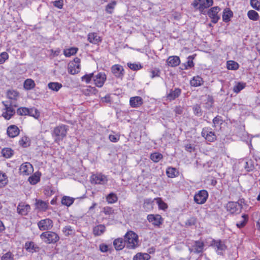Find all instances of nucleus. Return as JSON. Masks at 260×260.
<instances>
[{
  "label": "nucleus",
  "mask_w": 260,
  "mask_h": 260,
  "mask_svg": "<svg viewBox=\"0 0 260 260\" xmlns=\"http://www.w3.org/2000/svg\"><path fill=\"white\" fill-rule=\"evenodd\" d=\"M53 223L51 219L46 218L42 219L38 223V226L41 231H47L52 229Z\"/></svg>",
  "instance_id": "nucleus-8"
},
{
  "label": "nucleus",
  "mask_w": 260,
  "mask_h": 260,
  "mask_svg": "<svg viewBox=\"0 0 260 260\" xmlns=\"http://www.w3.org/2000/svg\"><path fill=\"white\" fill-rule=\"evenodd\" d=\"M193 57L191 56H189L188 57V60L186 62V64H184V69L186 70L188 68H192L194 66V63L192 61Z\"/></svg>",
  "instance_id": "nucleus-56"
},
{
  "label": "nucleus",
  "mask_w": 260,
  "mask_h": 260,
  "mask_svg": "<svg viewBox=\"0 0 260 260\" xmlns=\"http://www.w3.org/2000/svg\"><path fill=\"white\" fill-rule=\"evenodd\" d=\"M126 246L129 249H135L138 246V236L132 231H128L124 236Z\"/></svg>",
  "instance_id": "nucleus-1"
},
{
  "label": "nucleus",
  "mask_w": 260,
  "mask_h": 260,
  "mask_svg": "<svg viewBox=\"0 0 260 260\" xmlns=\"http://www.w3.org/2000/svg\"><path fill=\"white\" fill-rule=\"evenodd\" d=\"M9 55L7 52H3L0 54V64H2L8 59Z\"/></svg>",
  "instance_id": "nucleus-58"
},
{
  "label": "nucleus",
  "mask_w": 260,
  "mask_h": 260,
  "mask_svg": "<svg viewBox=\"0 0 260 260\" xmlns=\"http://www.w3.org/2000/svg\"><path fill=\"white\" fill-rule=\"evenodd\" d=\"M29 113H28V115L34 117L35 118H37L39 116L40 113L38 110L34 108L28 109Z\"/></svg>",
  "instance_id": "nucleus-50"
},
{
  "label": "nucleus",
  "mask_w": 260,
  "mask_h": 260,
  "mask_svg": "<svg viewBox=\"0 0 260 260\" xmlns=\"http://www.w3.org/2000/svg\"><path fill=\"white\" fill-rule=\"evenodd\" d=\"M250 5L253 8L260 11V0H250Z\"/></svg>",
  "instance_id": "nucleus-52"
},
{
  "label": "nucleus",
  "mask_w": 260,
  "mask_h": 260,
  "mask_svg": "<svg viewBox=\"0 0 260 260\" xmlns=\"http://www.w3.org/2000/svg\"><path fill=\"white\" fill-rule=\"evenodd\" d=\"M127 66L131 69L134 71H137L141 69L142 67L140 64L139 63H127Z\"/></svg>",
  "instance_id": "nucleus-54"
},
{
  "label": "nucleus",
  "mask_w": 260,
  "mask_h": 260,
  "mask_svg": "<svg viewBox=\"0 0 260 260\" xmlns=\"http://www.w3.org/2000/svg\"><path fill=\"white\" fill-rule=\"evenodd\" d=\"M213 0H194L192 5L195 8L203 13L206 9L213 5Z\"/></svg>",
  "instance_id": "nucleus-4"
},
{
  "label": "nucleus",
  "mask_w": 260,
  "mask_h": 260,
  "mask_svg": "<svg viewBox=\"0 0 260 260\" xmlns=\"http://www.w3.org/2000/svg\"><path fill=\"white\" fill-rule=\"evenodd\" d=\"M30 207L28 204L24 205L23 203H20L17 207V212L19 214L22 215H26L30 211Z\"/></svg>",
  "instance_id": "nucleus-16"
},
{
  "label": "nucleus",
  "mask_w": 260,
  "mask_h": 260,
  "mask_svg": "<svg viewBox=\"0 0 260 260\" xmlns=\"http://www.w3.org/2000/svg\"><path fill=\"white\" fill-rule=\"evenodd\" d=\"M211 246L216 250L218 254H221L222 251L226 248L224 242L221 240H212Z\"/></svg>",
  "instance_id": "nucleus-5"
},
{
  "label": "nucleus",
  "mask_w": 260,
  "mask_h": 260,
  "mask_svg": "<svg viewBox=\"0 0 260 260\" xmlns=\"http://www.w3.org/2000/svg\"><path fill=\"white\" fill-rule=\"evenodd\" d=\"M150 258L149 254L146 253H138L133 257V260H149Z\"/></svg>",
  "instance_id": "nucleus-30"
},
{
  "label": "nucleus",
  "mask_w": 260,
  "mask_h": 260,
  "mask_svg": "<svg viewBox=\"0 0 260 260\" xmlns=\"http://www.w3.org/2000/svg\"><path fill=\"white\" fill-rule=\"evenodd\" d=\"M40 180V175L35 173L28 178V181L31 184L35 185L37 184Z\"/></svg>",
  "instance_id": "nucleus-36"
},
{
  "label": "nucleus",
  "mask_w": 260,
  "mask_h": 260,
  "mask_svg": "<svg viewBox=\"0 0 260 260\" xmlns=\"http://www.w3.org/2000/svg\"><path fill=\"white\" fill-rule=\"evenodd\" d=\"M233 12L229 10H224L222 15V19L224 22H228L230 17L232 16Z\"/></svg>",
  "instance_id": "nucleus-43"
},
{
  "label": "nucleus",
  "mask_w": 260,
  "mask_h": 260,
  "mask_svg": "<svg viewBox=\"0 0 260 260\" xmlns=\"http://www.w3.org/2000/svg\"><path fill=\"white\" fill-rule=\"evenodd\" d=\"M88 40L90 43L96 44L101 42V38L95 32L89 33L88 35Z\"/></svg>",
  "instance_id": "nucleus-24"
},
{
  "label": "nucleus",
  "mask_w": 260,
  "mask_h": 260,
  "mask_svg": "<svg viewBox=\"0 0 260 260\" xmlns=\"http://www.w3.org/2000/svg\"><path fill=\"white\" fill-rule=\"evenodd\" d=\"M239 68V64L236 62L230 60L227 61V68L229 70H236Z\"/></svg>",
  "instance_id": "nucleus-42"
},
{
  "label": "nucleus",
  "mask_w": 260,
  "mask_h": 260,
  "mask_svg": "<svg viewBox=\"0 0 260 260\" xmlns=\"http://www.w3.org/2000/svg\"><path fill=\"white\" fill-rule=\"evenodd\" d=\"M111 71L114 75L119 78H122L124 75V69L119 64H114L111 68Z\"/></svg>",
  "instance_id": "nucleus-14"
},
{
  "label": "nucleus",
  "mask_w": 260,
  "mask_h": 260,
  "mask_svg": "<svg viewBox=\"0 0 260 260\" xmlns=\"http://www.w3.org/2000/svg\"><path fill=\"white\" fill-rule=\"evenodd\" d=\"M78 51V48L72 47L68 49H66L63 51V54L66 57H70L71 55L75 54Z\"/></svg>",
  "instance_id": "nucleus-37"
},
{
  "label": "nucleus",
  "mask_w": 260,
  "mask_h": 260,
  "mask_svg": "<svg viewBox=\"0 0 260 260\" xmlns=\"http://www.w3.org/2000/svg\"><path fill=\"white\" fill-rule=\"evenodd\" d=\"M116 5V2L114 1L109 3L106 7V11L107 13L111 14L112 13V10L114 8Z\"/></svg>",
  "instance_id": "nucleus-49"
},
{
  "label": "nucleus",
  "mask_w": 260,
  "mask_h": 260,
  "mask_svg": "<svg viewBox=\"0 0 260 260\" xmlns=\"http://www.w3.org/2000/svg\"><path fill=\"white\" fill-rule=\"evenodd\" d=\"M248 18L252 20L256 21L259 19L258 13L254 10H250L247 13Z\"/></svg>",
  "instance_id": "nucleus-34"
},
{
  "label": "nucleus",
  "mask_w": 260,
  "mask_h": 260,
  "mask_svg": "<svg viewBox=\"0 0 260 260\" xmlns=\"http://www.w3.org/2000/svg\"><path fill=\"white\" fill-rule=\"evenodd\" d=\"M180 93L181 90L178 88H176L174 90H171L167 95V99L170 101L174 100L178 97Z\"/></svg>",
  "instance_id": "nucleus-25"
},
{
  "label": "nucleus",
  "mask_w": 260,
  "mask_h": 260,
  "mask_svg": "<svg viewBox=\"0 0 260 260\" xmlns=\"http://www.w3.org/2000/svg\"><path fill=\"white\" fill-rule=\"evenodd\" d=\"M20 131L18 127L15 125H11L7 128V134L9 137L14 138L19 134Z\"/></svg>",
  "instance_id": "nucleus-15"
},
{
  "label": "nucleus",
  "mask_w": 260,
  "mask_h": 260,
  "mask_svg": "<svg viewBox=\"0 0 260 260\" xmlns=\"http://www.w3.org/2000/svg\"><path fill=\"white\" fill-rule=\"evenodd\" d=\"M94 75L93 73H91L89 74H86L84 76H83L82 77V80H85L86 83H89L91 81V79L93 78L94 79Z\"/></svg>",
  "instance_id": "nucleus-57"
},
{
  "label": "nucleus",
  "mask_w": 260,
  "mask_h": 260,
  "mask_svg": "<svg viewBox=\"0 0 260 260\" xmlns=\"http://www.w3.org/2000/svg\"><path fill=\"white\" fill-rule=\"evenodd\" d=\"M62 232L65 236H68L72 234L73 229H72L71 226L67 225L63 228Z\"/></svg>",
  "instance_id": "nucleus-51"
},
{
  "label": "nucleus",
  "mask_w": 260,
  "mask_h": 260,
  "mask_svg": "<svg viewBox=\"0 0 260 260\" xmlns=\"http://www.w3.org/2000/svg\"><path fill=\"white\" fill-rule=\"evenodd\" d=\"M80 64H74L71 63L68 66V72L72 75H75L80 72Z\"/></svg>",
  "instance_id": "nucleus-26"
},
{
  "label": "nucleus",
  "mask_w": 260,
  "mask_h": 260,
  "mask_svg": "<svg viewBox=\"0 0 260 260\" xmlns=\"http://www.w3.org/2000/svg\"><path fill=\"white\" fill-rule=\"evenodd\" d=\"M196 222V219L193 217H191L186 221V225L188 226L193 225L195 224Z\"/></svg>",
  "instance_id": "nucleus-61"
},
{
  "label": "nucleus",
  "mask_w": 260,
  "mask_h": 260,
  "mask_svg": "<svg viewBox=\"0 0 260 260\" xmlns=\"http://www.w3.org/2000/svg\"><path fill=\"white\" fill-rule=\"evenodd\" d=\"M106 228L103 224H99L93 229V233L94 236H98L103 234L105 231Z\"/></svg>",
  "instance_id": "nucleus-27"
},
{
  "label": "nucleus",
  "mask_w": 260,
  "mask_h": 260,
  "mask_svg": "<svg viewBox=\"0 0 260 260\" xmlns=\"http://www.w3.org/2000/svg\"><path fill=\"white\" fill-rule=\"evenodd\" d=\"M28 138L27 137H22L19 141V144L23 147H26L27 146L26 142L27 141Z\"/></svg>",
  "instance_id": "nucleus-64"
},
{
  "label": "nucleus",
  "mask_w": 260,
  "mask_h": 260,
  "mask_svg": "<svg viewBox=\"0 0 260 260\" xmlns=\"http://www.w3.org/2000/svg\"><path fill=\"white\" fill-rule=\"evenodd\" d=\"M167 62L168 66L172 67H175L178 66L180 63V60L177 56H170L167 60Z\"/></svg>",
  "instance_id": "nucleus-19"
},
{
  "label": "nucleus",
  "mask_w": 260,
  "mask_h": 260,
  "mask_svg": "<svg viewBox=\"0 0 260 260\" xmlns=\"http://www.w3.org/2000/svg\"><path fill=\"white\" fill-rule=\"evenodd\" d=\"M129 103L132 107H138L143 104V100L140 96L133 97L130 99Z\"/></svg>",
  "instance_id": "nucleus-22"
},
{
  "label": "nucleus",
  "mask_w": 260,
  "mask_h": 260,
  "mask_svg": "<svg viewBox=\"0 0 260 260\" xmlns=\"http://www.w3.org/2000/svg\"><path fill=\"white\" fill-rule=\"evenodd\" d=\"M40 238L47 244H54L59 240V237L56 233L50 231L42 233Z\"/></svg>",
  "instance_id": "nucleus-2"
},
{
  "label": "nucleus",
  "mask_w": 260,
  "mask_h": 260,
  "mask_svg": "<svg viewBox=\"0 0 260 260\" xmlns=\"http://www.w3.org/2000/svg\"><path fill=\"white\" fill-rule=\"evenodd\" d=\"M17 113L19 115H28L29 113L28 108L26 107H21L17 109Z\"/></svg>",
  "instance_id": "nucleus-48"
},
{
  "label": "nucleus",
  "mask_w": 260,
  "mask_h": 260,
  "mask_svg": "<svg viewBox=\"0 0 260 260\" xmlns=\"http://www.w3.org/2000/svg\"><path fill=\"white\" fill-rule=\"evenodd\" d=\"M245 87V84L243 83L238 82L233 88V91L235 93L239 92Z\"/></svg>",
  "instance_id": "nucleus-46"
},
{
  "label": "nucleus",
  "mask_w": 260,
  "mask_h": 260,
  "mask_svg": "<svg viewBox=\"0 0 260 260\" xmlns=\"http://www.w3.org/2000/svg\"><path fill=\"white\" fill-rule=\"evenodd\" d=\"M8 182L7 176L0 172V187H4Z\"/></svg>",
  "instance_id": "nucleus-45"
},
{
  "label": "nucleus",
  "mask_w": 260,
  "mask_h": 260,
  "mask_svg": "<svg viewBox=\"0 0 260 260\" xmlns=\"http://www.w3.org/2000/svg\"><path fill=\"white\" fill-rule=\"evenodd\" d=\"M150 158L153 161L157 162L162 158V155L159 153L155 152L151 154Z\"/></svg>",
  "instance_id": "nucleus-41"
},
{
  "label": "nucleus",
  "mask_w": 260,
  "mask_h": 260,
  "mask_svg": "<svg viewBox=\"0 0 260 260\" xmlns=\"http://www.w3.org/2000/svg\"><path fill=\"white\" fill-rule=\"evenodd\" d=\"M242 205L234 202H229L226 205L227 210L232 214H238L241 212Z\"/></svg>",
  "instance_id": "nucleus-7"
},
{
  "label": "nucleus",
  "mask_w": 260,
  "mask_h": 260,
  "mask_svg": "<svg viewBox=\"0 0 260 260\" xmlns=\"http://www.w3.org/2000/svg\"><path fill=\"white\" fill-rule=\"evenodd\" d=\"M106 80V75L104 73H99L94 77V84L98 87H102Z\"/></svg>",
  "instance_id": "nucleus-11"
},
{
  "label": "nucleus",
  "mask_w": 260,
  "mask_h": 260,
  "mask_svg": "<svg viewBox=\"0 0 260 260\" xmlns=\"http://www.w3.org/2000/svg\"><path fill=\"white\" fill-rule=\"evenodd\" d=\"M222 121L221 118L219 116H217L213 119V123L214 126L215 127L216 125L219 124V123Z\"/></svg>",
  "instance_id": "nucleus-62"
},
{
  "label": "nucleus",
  "mask_w": 260,
  "mask_h": 260,
  "mask_svg": "<svg viewBox=\"0 0 260 260\" xmlns=\"http://www.w3.org/2000/svg\"><path fill=\"white\" fill-rule=\"evenodd\" d=\"M48 88L53 91H57L62 87V85L58 82H50L48 84Z\"/></svg>",
  "instance_id": "nucleus-33"
},
{
  "label": "nucleus",
  "mask_w": 260,
  "mask_h": 260,
  "mask_svg": "<svg viewBox=\"0 0 260 260\" xmlns=\"http://www.w3.org/2000/svg\"><path fill=\"white\" fill-rule=\"evenodd\" d=\"M13 106L15 107L17 106L16 105H13L12 103H11L9 107H6V111L3 114V115L5 118V119L9 120L14 114L15 110L13 108Z\"/></svg>",
  "instance_id": "nucleus-18"
},
{
  "label": "nucleus",
  "mask_w": 260,
  "mask_h": 260,
  "mask_svg": "<svg viewBox=\"0 0 260 260\" xmlns=\"http://www.w3.org/2000/svg\"><path fill=\"white\" fill-rule=\"evenodd\" d=\"M100 250L102 252H106L108 250V246L104 243L100 245Z\"/></svg>",
  "instance_id": "nucleus-63"
},
{
  "label": "nucleus",
  "mask_w": 260,
  "mask_h": 260,
  "mask_svg": "<svg viewBox=\"0 0 260 260\" xmlns=\"http://www.w3.org/2000/svg\"><path fill=\"white\" fill-rule=\"evenodd\" d=\"M208 197V192L205 190H201L194 195V201L198 204H203L206 202Z\"/></svg>",
  "instance_id": "nucleus-6"
},
{
  "label": "nucleus",
  "mask_w": 260,
  "mask_h": 260,
  "mask_svg": "<svg viewBox=\"0 0 260 260\" xmlns=\"http://www.w3.org/2000/svg\"><path fill=\"white\" fill-rule=\"evenodd\" d=\"M118 198L117 195L113 192L110 193L106 197V200L109 204H113L117 202Z\"/></svg>",
  "instance_id": "nucleus-32"
},
{
  "label": "nucleus",
  "mask_w": 260,
  "mask_h": 260,
  "mask_svg": "<svg viewBox=\"0 0 260 260\" xmlns=\"http://www.w3.org/2000/svg\"><path fill=\"white\" fill-rule=\"evenodd\" d=\"M193 111L195 115L200 116L202 114V110L200 105L196 104L193 107Z\"/></svg>",
  "instance_id": "nucleus-53"
},
{
  "label": "nucleus",
  "mask_w": 260,
  "mask_h": 260,
  "mask_svg": "<svg viewBox=\"0 0 260 260\" xmlns=\"http://www.w3.org/2000/svg\"><path fill=\"white\" fill-rule=\"evenodd\" d=\"M157 203L158 204V207L160 209L165 210L168 208L167 204L165 203L160 198L157 199Z\"/></svg>",
  "instance_id": "nucleus-55"
},
{
  "label": "nucleus",
  "mask_w": 260,
  "mask_h": 260,
  "mask_svg": "<svg viewBox=\"0 0 260 260\" xmlns=\"http://www.w3.org/2000/svg\"><path fill=\"white\" fill-rule=\"evenodd\" d=\"M113 245L116 250H120L124 248L125 245H126V243L123 239L117 238L114 241Z\"/></svg>",
  "instance_id": "nucleus-23"
},
{
  "label": "nucleus",
  "mask_w": 260,
  "mask_h": 260,
  "mask_svg": "<svg viewBox=\"0 0 260 260\" xmlns=\"http://www.w3.org/2000/svg\"><path fill=\"white\" fill-rule=\"evenodd\" d=\"M33 170V167L29 162L22 164L19 168V172L23 175H28Z\"/></svg>",
  "instance_id": "nucleus-12"
},
{
  "label": "nucleus",
  "mask_w": 260,
  "mask_h": 260,
  "mask_svg": "<svg viewBox=\"0 0 260 260\" xmlns=\"http://www.w3.org/2000/svg\"><path fill=\"white\" fill-rule=\"evenodd\" d=\"M107 177L102 174H93L91 177V181L95 184H104L107 183Z\"/></svg>",
  "instance_id": "nucleus-9"
},
{
  "label": "nucleus",
  "mask_w": 260,
  "mask_h": 260,
  "mask_svg": "<svg viewBox=\"0 0 260 260\" xmlns=\"http://www.w3.org/2000/svg\"><path fill=\"white\" fill-rule=\"evenodd\" d=\"M35 86V83L31 79H27L23 83V87L25 89L29 90L34 88Z\"/></svg>",
  "instance_id": "nucleus-29"
},
{
  "label": "nucleus",
  "mask_w": 260,
  "mask_h": 260,
  "mask_svg": "<svg viewBox=\"0 0 260 260\" xmlns=\"http://www.w3.org/2000/svg\"><path fill=\"white\" fill-rule=\"evenodd\" d=\"M202 136L209 142H213L216 140V135L213 132H208L205 129L202 131Z\"/></svg>",
  "instance_id": "nucleus-20"
},
{
  "label": "nucleus",
  "mask_w": 260,
  "mask_h": 260,
  "mask_svg": "<svg viewBox=\"0 0 260 260\" xmlns=\"http://www.w3.org/2000/svg\"><path fill=\"white\" fill-rule=\"evenodd\" d=\"M147 220L151 222L154 226H159L163 222V219L160 215L149 214L147 216Z\"/></svg>",
  "instance_id": "nucleus-10"
},
{
  "label": "nucleus",
  "mask_w": 260,
  "mask_h": 260,
  "mask_svg": "<svg viewBox=\"0 0 260 260\" xmlns=\"http://www.w3.org/2000/svg\"><path fill=\"white\" fill-rule=\"evenodd\" d=\"M248 215L246 214H243L242 216V219L240 221L236 223V225L238 228H242L245 226L246 222L248 221Z\"/></svg>",
  "instance_id": "nucleus-35"
},
{
  "label": "nucleus",
  "mask_w": 260,
  "mask_h": 260,
  "mask_svg": "<svg viewBox=\"0 0 260 260\" xmlns=\"http://www.w3.org/2000/svg\"><path fill=\"white\" fill-rule=\"evenodd\" d=\"M204 246V244L202 241H196L193 245V248H189V250L190 252L193 251L194 253H199L202 252Z\"/></svg>",
  "instance_id": "nucleus-17"
},
{
  "label": "nucleus",
  "mask_w": 260,
  "mask_h": 260,
  "mask_svg": "<svg viewBox=\"0 0 260 260\" xmlns=\"http://www.w3.org/2000/svg\"><path fill=\"white\" fill-rule=\"evenodd\" d=\"M14 254L10 251L4 254L1 257V260H14Z\"/></svg>",
  "instance_id": "nucleus-47"
},
{
  "label": "nucleus",
  "mask_w": 260,
  "mask_h": 260,
  "mask_svg": "<svg viewBox=\"0 0 260 260\" xmlns=\"http://www.w3.org/2000/svg\"><path fill=\"white\" fill-rule=\"evenodd\" d=\"M219 10L220 8L218 7H214L209 10L208 15L212 19L213 23H216L219 19V17L217 15Z\"/></svg>",
  "instance_id": "nucleus-13"
},
{
  "label": "nucleus",
  "mask_w": 260,
  "mask_h": 260,
  "mask_svg": "<svg viewBox=\"0 0 260 260\" xmlns=\"http://www.w3.org/2000/svg\"><path fill=\"white\" fill-rule=\"evenodd\" d=\"M18 95L19 93L16 90H10L7 92V96L8 98L11 100H16Z\"/></svg>",
  "instance_id": "nucleus-44"
},
{
  "label": "nucleus",
  "mask_w": 260,
  "mask_h": 260,
  "mask_svg": "<svg viewBox=\"0 0 260 260\" xmlns=\"http://www.w3.org/2000/svg\"><path fill=\"white\" fill-rule=\"evenodd\" d=\"M166 173L168 177L174 178L177 176L178 172L176 171L175 168L170 167L167 169Z\"/></svg>",
  "instance_id": "nucleus-38"
},
{
  "label": "nucleus",
  "mask_w": 260,
  "mask_h": 260,
  "mask_svg": "<svg viewBox=\"0 0 260 260\" xmlns=\"http://www.w3.org/2000/svg\"><path fill=\"white\" fill-rule=\"evenodd\" d=\"M192 86L197 87L201 86L203 83L202 78L200 76L194 77L190 81Z\"/></svg>",
  "instance_id": "nucleus-28"
},
{
  "label": "nucleus",
  "mask_w": 260,
  "mask_h": 260,
  "mask_svg": "<svg viewBox=\"0 0 260 260\" xmlns=\"http://www.w3.org/2000/svg\"><path fill=\"white\" fill-rule=\"evenodd\" d=\"M35 205L36 208L41 211H46L48 207V203L41 200L36 199Z\"/></svg>",
  "instance_id": "nucleus-21"
},
{
  "label": "nucleus",
  "mask_w": 260,
  "mask_h": 260,
  "mask_svg": "<svg viewBox=\"0 0 260 260\" xmlns=\"http://www.w3.org/2000/svg\"><path fill=\"white\" fill-rule=\"evenodd\" d=\"M68 126L61 125L54 128L52 136L55 137L56 142L62 140L67 135Z\"/></svg>",
  "instance_id": "nucleus-3"
},
{
  "label": "nucleus",
  "mask_w": 260,
  "mask_h": 260,
  "mask_svg": "<svg viewBox=\"0 0 260 260\" xmlns=\"http://www.w3.org/2000/svg\"><path fill=\"white\" fill-rule=\"evenodd\" d=\"M2 153L4 157L10 158L13 155V150L10 148H5L2 149Z\"/></svg>",
  "instance_id": "nucleus-40"
},
{
  "label": "nucleus",
  "mask_w": 260,
  "mask_h": 260,
  "mask_svg": "<svg viewBox=\"0 0 260 260\" xmlns=\"http://www.w3.org/2000/svg\"><path fill=\"white\" fill-rule=\"evenodd\" d=\"M63 0H58L53 2V5L54 7L59 9H61L63 6Z\"/></svg>",
  "instance_id": "nucleus-59"
},
{
  "label": "nucleus",
  "mask_w": 260,
  "mask_h": 260,
  "mask_svg": "<svg viewBox=\"0 0 260 260\" xmlns=\"http://www.w3.org/2000/svg\"><path fill=\"white\" fill-rule=\"evenodd\" d=\"M74 199L68 196H64L61 200V204L68 207L71 206L74 201Z\"/></svg>",
  "instance_id": "nucleus-31"
},
{
  "label": "nucleus",
  "mask_w": 260,
  "mask_h": 260,
  "mask_svg": "<svg viewBox=\"0 0 260 260\" xmlns=\"http://www.w3.org/2000/svg\"><path fill=\"white\" fill-rule=\"evenodd\" d=\"M119 136L110 135L109 136V140L112 142H117L119 140Z\"/></svg>",
  "instance_id": "nucleus-60"
},
{
  "label": "nucleus",
  "mask_w": 260,
  "mask_h": 260,
  "mask_svg": "<svg viewBox=\"0 0 260 260\" xmlns=\"http://www.w3.org/2000/svg\"><path fill=\"white\" fill-rule=\"evenodd\" d=\"M25 247L26 249L29 252L36 251V248H38L34 243L32 242H26L25 245Z\"/></svg>",
  "instance_id": "nucleus-39"
}]
</instances>
